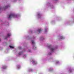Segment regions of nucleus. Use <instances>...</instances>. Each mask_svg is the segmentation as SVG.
<instances>
[{"label": "nucleus", "mask_w": 74, "mask_h": 74, "mask_svg": "<svg viewBox=\"0 0 74 74\" xmlns=\"http://www.w3.org/2000/svg\"><path fill=\"white\" fill-rule=\"evenodd\" d=\"M25 57H26V56H25V55L23 56L24 58H25Z\"/></svg>", "instance_id": "6ab92c4d"}, {"label": "nucleus", "mask_w": 74, "mask_h": 74, "mask_svg": "<svg viewBox=\"0 0 74 74\" xmlns=\"http://www.w3.org/2000/svg\"><path fill=\"white\" fill-rule=\"evenodd\" d=\"M32 62L34 64H37V62L36 61H35L34 60H32Z\"/></svg>", "instance_id": "39448f33"}, {"label": "nucleus", "mask_w": 74, "mask_h": 74, "mask_svg": "<svg viewBox=\"0 0 74 74\" xmlns=\"http://www.w3.org/2000/svg\"><path fill=\"white\" fill-rule=\"evenodd\" d=\"M7 68V66L5 65H4L2 66V67L1 68V70H4L6 69V68Z\"/></svg>", "instance_id": "7ed1b4c3"}, {"label": "nucleus", "mask_w": 74, "mask_h": 74, "mask_svg": "<svg viewBox=\"0 0 74 74\" xmlns=\"http://www.w3.org/2000/svg\"><path fill=\"white\" fill-rule=\"evenodd\" d=\"M50 49L52 52H54V51H55V49L53 47H51L50 48Z\"/></svg>", "instance_id": "20e7f679"}, {"label": "nucleus", "mask_w": 74, "mask_h": 74, "mask_svg": "<svg viewBox=\"0 0 74 74\" xmlns=\"http://www.w3.org/2000/svg\"><path fill=\"white\" fill-rule=\"evenodd\" d=\"M22 52H21V53H19V55H21V54H22Z\"/></svg>", "instance_id": "f3484780"}, {"label": "nucleus", "mask_w": 74, "mask_h": 74, "mask_svg": "<svg viewBox=\"0 0 74 74\" xmlns=\"http://www.w3.org/2000/svg\"><path fill=\"white\" fill-rule=\"evenodd\" d=\"M47 31H48V29H45V32H47Z\"/></svg>", "instance_id": "2eb2a0df"}, {"label": "nucleus", "mask_w": 74, "mask_h": 74, "mask_svg": "<svg viewBox=\"0 0 74 74\" xmlns=\"http://www.w3.org/2000/svg\"><path fill=\"white\" fill-rule=\"evenodd\" d=\"M5 39H6V38H7V37H5Z\"/></svg>", "instance_id": "412c9836"}, {"label": "nucleus", "mask_w": 74, "mask_h": 74, "mask_svg": "<svg viewBox=\"0 0 74 74\" xmlns=\"http://www.w3.org/2000/svg\"><path fill=\"white\" fill-rule=\"evenodd\" d=\"M56 64H58V63H59V61H57L56 62Z\"/></svg>", "instance_id": "4468645a"}, {"label": "nucleus", "mask_w": 74, "mask_h": 74, "mask_svg": "<svg viewBox=\"0 0 74 74\" xmlns=\"http://www.w3.org/2000/svg\"><path fill=\"white\" fill-rule=\"evenodd\" d=\"M38 18H40V17H41V15L40 14L38 13Z\"/></svg>", "instance_id": "9b49d317"}, {"label": "nucleus", "mask_w": 74, "mask_h": 74, "mask_svg": "<svg viewBox=\"0 0 74 74\" xmlns=\"http://www.w3.org/2000/svg\"><path fill=\"white\" fill-rule=\"evenodd\" d=\"M42 31V29H39L38 30V32H39V33H40Z\"/></svg>", "instance_id": "0eeeda50"}, {"label": "nucleus", "mask_w": 74, "mask_h": 74, "mask_svg": "<svg viewBox=\"0 0 74 74\" xmlns=\"http://www.w3.org/2000/svg\"><path fill=\"white\" fill-rule=\"evenodd\" d=\"M32 71H33V70L32 69H29L28 70V71H29V72Z\"/></svg>", "instance_id": "f8f14e48"}, {"label": "nucleus", "mask_w": 74, "mask_h": 74, "mask_svg": "<svg viewBox=\"0 0 74 74\" xmlns=\"http://www.w3.org/2000/svg\"><path fill=\"white\" fill-rule=\"evenodd\" d=\"M11 36V33H8V36L10 37V36Z\"/></svg>", "instance_id": "1a4fd4ad"}, {"label": "nucleus", "mask_w": 74, "mask_h": 74, "mask_svg": "<svg viewBox=\"0 0 74 74\" xmlns=\"http://www.w3.org/2000/svg\"><path fill=\"white\" fill-rule=\"evenodd\" d=\"M28 51H29V52H30V50H28Z\"/></svg>", "instance_id": "aec40b11"}, {"label": "nucleus", "mask_w": 74, "mask_h": 74, "mask_svg": "<svg viewBox=\"0 0 74 74\" xmlns=\"http://www.w3.org/2000/svg\"><path fill=\"white\" fill-rule=\"evenodd\" d=\"M0 10H1V8H0Z\"/></svg>", "instance_id": "4be33fe9"}, {"label": "nucleus", "mask_w": 74, "mask_h": 74, "mask_svg": "<svg viewBox=\"0 0 74 74\" xmlns=\"http://www.w3.org/2000/svg\"><path fill=\"white\" fill-rule=\"evenodd\" d=\"M17 68L18 69H19L21 68V66L20 65H18L17 66Z\"/></svg>", "instance_id": "6e6552de"}, {"label": "nucleus", "mask_w": 74, "mask_h": 74, "mask_svg": "<svg viewBox=\"0 0 74 74\" xmlns=\"http://www.w3.org/2000/svg\"><path fill=\"white\" fill-rule=\"evenodd\" d=\"M49 55H51V53H49Z\"/></svg>", "instance_id": "5701e85b"}, {"label": "nucleus", "mask_w": 74, "mask_h": 74, "mask_svg": "<svg viewBox=\"0 0 74 74\" xmlns=\"http://www.w3.org/2000/svg\"><path fill=\"white\" fill-rule=\"evenodd\" d=\"M8 7V6H6L5 8H7Z\"/></svg>", "instance_id": "dca6fc26"}, {"label": "nucleus", "mask_w": 74, "mask_h": 74, "mask_svg": "<svg viewBox=\"0 0 74 74\" xmlns=\"http://www.w3.org/2000/svg\"><path fill=\"white\" fill-rule=\"evenodd\" d=\"M74 71V69H69V73H72V72H73Z\"/></svg>", "instance_id": "423d86ee"}, {"label": "nucleus", "mask_w": 74, "mask_h": 74, "mask_svg": "<svg viewBox=\"0 0 74 74\" xmlns=\"http://www.w3.org/2000/svg\"><path fill=\"white\" fill-rule=\"evenodd\" d=\"M32 44H34V41H32Z\"/></svg>", "instance_id": "a211bd4d"}, {"label": "nucleus", "mask_w": 74, "mask_h": 74, "mask_svg": "<svg viewBox=\"0 0 74 74\" xmlns=\"http://www.w3.org/2000/svg\"><path fill=\"white\" fill-rule=\"evenodd\" d=\"M58 38H59V40H61V39L63 40L65 38V37L62 36H60L58 37Z\"/></svg>", "instance_id": "f03ea898"}, {"label": "nucleus", "mask_w": 74, "mask_h": 74, "mask_svg": "<svg viewBox=\"0 0 74 74\" xmlns=\"http://www.w3.org/2000/svg\"><path fill=\"white\" fill-rule=\"evenodd\" d=\"M53 70V69H52V68H49V71H52V70Z\"/></svg>", "instance_id": "ddd939ff"}, {"label": "nucleus", "mask_w": 74, "mask_h": 74, "mask_svg": "<svg viewBox=\"0 0 74 74\" xmlns=\"http://www.w3.org/2000/svg\"><path fill=\"white\" fill-rule=\"evenodd\" d=\"M0 41H1V39H0Z\"/></svg>", "instance_id": "b1692460"}, {"label": "nucleus", "mask_w": 74, "mask_h": 74, "mask_svg": "<svg viewBox=\"0 0 74 74\" xmlns=\"http://www.w3.org/2000/svg\"><path fill=\"white\" fill-rule=\"evenodd\" d=\"M9 47H10V48H14V46H10Z\"/></svg>", "instance_id": "9d476101"}, {"label": "nucleus", "mask_w": 74, "mask_h": 74, "mask_svg": "<svg viewBox=\"0 0 74 74\" xmlns=\"http://www.w3.org/2000/svg\"><path fill=\"white\" fill-rule=\"evenodd\" d=\"M18 17H19V15L18 14L12 13L9 16L8 18H17Z\"/></svg>", "instance_id": "f257e3e1"}]
</instances>
